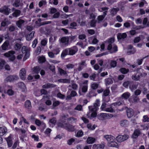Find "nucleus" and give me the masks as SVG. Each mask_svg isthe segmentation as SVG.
Returning a JSON list of instances; mask_svg holds the SVG:
<instances>
[{
	"instance_id": "58836bf2",
	"label": "nucleus",
	"mask_w": 149,
	"mask_h": 149,
	"mask_svg": "<svg viewBox=\"0 0 149 149\" xmlns=\"http://www.w3.org/2000/svg\"><path fill=\"white\" fill-rule=\"evenodd\" d=\"M119 9L118 8H113L111 9L110 13L113 16L116 14L117 12L119 10Z\"/></svg>"
},
{
	"instance_id": "4d7b16f0",
	"label": "nucleus",
	"mask_w": 149,
	"mask_h": 149,
	"mask_svg": "<svg viewBox=\"0 0 149 149\" xmlns=\"http://www.w3.org/2000/svg\"><path fill=\"white\" fill-rule=\"evenodd\" d=\"M74 109L78 111H81L82 110V106L81 105H78L74 108Z\"/></svg>"
},
{
	"instance_id": "ddd939ff",
	"label": "nucleus",
	"mask_w": 149,
	"mask_h": 149,
	"mask_svg": "<svg viewBox=\"0 0 149 149\" xmlns=\"http://www.w3.org/2000/svg\"><path fill=\"white\" fill-rule=\"evenodd\" d=\"M88 80H86L83 83V84H84L82 87V91L84 93H86L87 91L88 88Z\"/></svg>"
},
{
	"instance_id": "69168bd1",
	"label": "nucleus",
	"mask_w": 149,
	"mask_h": 149,
	"mask_svg": "<svg viewBox=\"0 0 149 149\" xmlns=\"http://www.w3.org/2000/svg\"><path fill=\"white\" fill-rule=\"evenodd\" d=\"M83 132L82 131L79 130L77 132L76 136L77 137H80L83 135Z\"/></svg>"
},
{
	"instance_id": "bf43d9fd",
	"label": "nucleus",
	"mask_w": 149,
	"mask_h": 149,
	"mask_svg": "<svg viewBox=\"0 0 149 149\" xmlns=\"http://www.w3.org/2000/svg\"><path fill=\"white\" fill-rule=\"evenodd\" d=\"M104 18V16H103V15H99L97 17V19L98 20V22H100Z\"/></svg>"
},
{
	"instance_id": "a18cd8bd",
	"label": "nucleus",
	"mask_w": 149,
	"mask_h": 149,
	"mask_svg": "<svg viewBox=\"0 0 149 149\" xmlns=\"http://www.w3.org/2000/svg\"><path fill=\"white\" fill-rule=\"evenodd\" d=\"M21 4V3L19 1L17 0L15 1L14 2L13 4V5L16 7H19Z\"/></svg>"
},
{
	"instance_id": "49530a36",
	"label": "nucleus",
	"mask_w": 149,
	"mask_h": 149,
	"mask_svg": "<svg viewBox=\"0 0 149 149\" xmlns=\"http://www.w3.org/2000/svg\"><path fill=\"white\" fill-rule=\"evenodd\" d=\"M29 50L28 49L27 47L26 46H23L22 48V53H25L27 52V51H29Z\"/></svg>"
},
{
	"instance_id": "864d4df0",
	"label": "nucleus",
	"mask_w": 149,
	"mask_h": 149,
	"mask_svg": "<svg viewBox=\"0 0 149 149\" xmlns=\"http://www.w3.org/2000/svg\"><path fill=\"white\" fill-rule=\"evenodd\" d=\"M129 88L131 90L133 91L136 89L137 88V87L136 86L134 85V84H130L129 86Z\"/></svg>"
},
{
	"instance_id": "423d86ee",
	"label": "nucleus",
	"mask_w": 149,
	"mask_h": 149,
	"mask_svg": "<svg viewBox=\"0 0 149 149\" xmlns=\"http://www.w3.org/2000/svg\"><path fill=\"white\" fill-rule=\"evenodd\" d=\"M15 53V51H10L4 54V56L7 57H9V59L11 61H13L15 59V56L14 54Z\"/></svg>"
},
{
	"instance_id": "20e7f679",
	"label": "nucleus",
	"mask_w": 149,
	"mask_h": 149,
	"mask_svg": "<svg viewBox=\"0 0 149 149\" xmlns=\"http://www.w3.org/2000/svg\"><path fill=\"white\" fill-rule=\"evenodd\" d=\"M113 117V116L110 114L106 113H100L97 116V118L100 120L109 119Z\"/></svg>"
},
{
	"instance_id": "3c124183",
	"label": "nucleus",
	"mask_w": 149,
	"mask_h": 149,
	"mask_svg": "<svg viewBox=\"0 0 149 149\" xmlns=\"http://www.w3.org/2000/svg\"><path fill=\"white\" fill-rule=\"evenodd\" d=\"M76 139H74L73 138H71L67 141V143L69 145H71L73 142H74L75 141V140Z\"/></svg>"
},
{
	"instance_id": "c03bdc74",
	"label": "nucleus",
	"mask_w": 149,
	"mask_h": 149,
	"mask_svg": "<svg viewBox=\"0 0 149 149\" xmlns=\"http://www.w3.org/2000/svg\"><path fill=\"white\" fill-rule=\"evenodd\" d=\"M110 65L111 68H114L116 66L117 62L115 61L111 60L110 62Z\"/></svg>"
},
{
	"instance_id": "aec40b11",
	"label": "nucleus",
	"mask_w": 149,
	"mask_h": 149,
	"mask_svg": "<svg viewBox=\"0 0 149 149\" xmlns=\"http://www.w3.org/2000/svg\"><path fill=\"white\" fill-rule=\"evenodd\" d=\"M55 87V85L49 83L46 84L42 86V88L45 89L51 88Z\"/></svg>"
},
{
	"instance_id": "8fccbe9b",
	"label": "nucleus",
	"mask_w": 149,
	"mask_h": 149,
	"mask_svg": "<svg viewBox=\"0 0 149 149\" xmlns=\"http://www.w3.org/2000/svg\"><path fill=\"white\" fill-rule=\"evenodd\" d=\"M120 71L122 73L125 74L127 73L128 71L129 70L128 69H126L125 68H121L120 70Z\"/></svg>"
},
{
	"instance_id": "4468645a",
	"label": "nucleus",
	"mask_w": 149,
	"mask_h": 149,
	"mask_svg": "<svg viewBox=\"0 0 149 149\" xmlns=\"http://www.w3.org/2000/svg\"><path fill=\"white\" fill-rule=\"evenodd\" d=\"M104 145L103 144H94L92 147L93 149H103Z\"/></svg>"
},
{
	"instance_id": "dca6fc26",
	"label": "nucleus",
	"mask_w": 149,
	"mask_h": 149,
	"mask_svg": "<svg viewBox=\"0 0 149 149\" xmlns=\"http://www.w3.org/2000/svg\"><path fill=\"white\" fill-rule=\"evenodd\" d=\"M6 92L8 95H11L13 94L14 92L12 90L13 87L12 86H6Z\"/></svg>"
},
{
	"instance_id": "7c9ffc66",
	"label": "nucleus",
	"mask_w": 149,
	"mask_h": 149,
	"mask_svg": "<svg viewBox=\"0 0 149 149\" xmlns=\"http://www.w3.org/2000/svg\"><path fill=\"white\" fill-rule=\"evenodd\" d=\"M95 139L94 138L91 137H88L87 140V143L89 144H92L95 142Z\"/></svg>"
},
{
	"instance_id": "72a5a7b5",
	"label": "nucleus",
	"mask_w": 149,
	"mask_h": 149,
	"mask_svg": "<svg viewBox=\"0 0 149 149\" xmlns=\"http://www.w3.org/2000/svg\"><path fill=\"white\" fill-rule=\"evenodd\" d=\"M69 55V51L68 48L65 49L63 51L61 54V57H64L66 56Z\"/></svg>"
},
{
	"instance_id": "f3484780",
	"label": "nucleus",
	"mask_w": 149,
	"mask_h": 149,
	"mask_svg": "<svg viewBox=\"0 0 149 149\" xmlns=\"http://www.w3.org/2000/svg\"><path fill=\"white\" fill-rule=\"evenodd\" d=\"M103 99L104 101L106 102H108L109 100H107L105 99V97L109 95V93H110V90L109 89H107L105 90L104 91H103ZM108 100H109V97Z\"/></svg>"
},
{
	"instance_id": "ea45409f",
	"label": "nucleus",
	"mask_w": 149,
	"mask_h": 149,
	"mask_svg": "<svg viewBox=\"0 0 149 149\" xmlns=\"http://www.w3.org/2000/svg\"><path fill=\"white\" fill-rule=\"evenodd\" d=\"M10 24V22L8 20L5 19L1 22V26L5 27Z\"/></svg>"
},
{
	"instance_id": "6ab92c4d",
	"label": "nucleus",
	"mask_w": 149,
	"mask_h": 149,
	"mask_svg": "<svg viewBox=\"0 0 149 149\" xmlns=\"http://www.w3.org/2000/svg\"><path fill=\"white\" fill-rule=\"evenodd\" d=\"M124 104V102L121 99L120 100L119 102L112 103L111 104V106L112 107H117L118 106H119L121 104Z\"/></svg>"
},
{
	"instance_id": "c85d7f7f",
	"label": "nucleus",
	"mask_w": 149,
	"mask_h": 149,
	"mask_svg": "<svg viewBox=\"0 0 149 149\" xmlns=\"http://www.w3.org/2000/svg\"><path fill=\"white\" fill-rule=\"evenodd\" d=\"M99 86V84L96 82H93L91 83V87L93 90H95L98 88Z\"/></svg>"
},
{
	"instance_id": "09e8293b",
	"label": "nucleus",
	"mask_w": 149,
	"mask_h": 149,
	"mask_svg": "<svg viewBox=\"0 0 149 149\" xmlns=\"http://www.w3.org/2000/svg\"><path fill=\"white\" fill-rule=\"evenodd\" d=\"M68 120L70 122L75 123L77 122V120L76 118L73 117H71L68 118Z\"/></svg>"
},
{
	"instance_id": "338daca9",
	"label": "nucleus",
	"mask_w": 149,
	"mask_h": 149,
	"mask_svg": "<svg viewBox=\"0 0 149 149\" xmlns=\"http://www.w3.org/2000/svg\"><path fill=\"white\" fill-rule=\"evenodd\" d=\"M32 138L34 139L35 141H39V137L38 136H36L35 134H33L32 136Z\"/></svg>"
},
{
	"instance_id": "0eeeda50",
	"label": "nucleus",
	"mask_w": 149,
	"mask_h": 149,
	"mask_svg": "<svg viewBox=\"0 0 149 149\" xmlns=\"http://www.w3.org/2000/svg\"><path fill=\"white\" fill-rule=\"evenodd\" d=\"M60 43H61L64 46H67L69 42V38L68 36H65L61 38L59 40Z\"/></svg>"
},
{
	"instance_id": "39448f33",
	"label": "nucleus",
	"mask_w": 149,
	"mask_h": 149,
	"mask_svg": "<svg viewBox=\"0 0 149 149\" xmlns=\"http://www.w3.org/2000/svg\"><path fill=\"white\" fill-rule=\"evenodd\" d=\"M19 79L18 76L16 75H10L5 79V82H13Z\"/></svg>"
},
{
	"instance_id": "0e129e2a",
	"label": "nucleus",
	"mask_w": 149,
	"mask_h": 149,
	"mask_svg": "<svg viewBox=\"0 0 149 149\" xmlns=\"http://www.w3.org/2000/svg\"><path fill=\"white\" fill-rule=\"evenodd\" d=\"M96 77V75L95 74H93L91 75H90L89 77L90 79L91 80L95 81V78Z\"/></svg>"
},
{
	"instance_id": "680f3d73",
	"label": "nucleus",
	"mask_w": 149,
	"mask_h": 149,
	"mask_svg": "<svg viewBox=\"0 0 149 149\" xmlns=\"http://www.w3.org/2000/svg\"><path fill=\"white\" fill-rule=\"evenodd\" d=\"M52 130L51 129L49 128H47L45 131V134H47L48 136H49L50 133Z\"/></svg>"
},
{
	"instance_id": "7ed1b4c3",
	"label": "nucleus",
	"mask_w": 149,
	"mask_h": 149,
	"mask_svg": "<svg viewBox=\"0 0 149 149\" xmlns=\"http://www.w3.org/2000/svg\"><path fill=\"white\" fill-rule=\"evenodd\" d=\"M58 126L64 128L68 131L70 132H73L75 130L74 126L64 123H59Z\"/></svg>"
},
{
	"instance_id": "412c9836",
	"label": "nucleus",
	"mask_w": 149,
	"mask_h": 149,
	"mask_svg": "<svg viewBox=\"0 0 149 149\" xmlns=\"http://www.w3.org/2000/svg\"><path fill=\"white\" fill-rule=\"evenodd\" d=\"M17 85L19 87L22 89V91L25 92L26 91V86L23 82H19L17 84Z\"/></svg>"
},
{
	"instance_id": "5fc2aeb1",
	"label": "nucleus",
	"mask_w": 149,
	"mask_h": 149,
	"mask_svg": "<svg viewBox=\"0 0 149 149\" xmlns=\"http://www.w3.org/2000/svg\"><path fill=\"white\" fill-rule=\"evenodd\" d=\"M86 35L84 34H81L79 35L78 38L81 40H83L86 39Z\"/></svg>"
},
{
	"instance_id": "4c0bfd02",
	"label": "nucleus",
	"mask_w": 149,
	"mask_h": 149,
	"mask_svg": "<svg viewBox=\"0 0 149 149\" xmlns=\"http://www.w3.org/2000/svg\"><path fill=\"white\" fill-rule=\"evenodd\" d=\"M109 146L112 147H117L118 145L117 143L114 140L109 143Z\"/></svg>"
},
{
	"instance_id": "f8f14e48",
	"label": "nucleus",
	"mask_w": 149,
	"mask_h": 149,
	"mask_svg": "<svg viewBox=\"0 0 149 149\" xmlns=\"http://www.w3.org/2000/svg\"><path fill=\"white\" fill-rule=\"evenodd\" d=\"M9 42L8 40L5 41L2 45L1 47L2 50L6 51L9 49Z\"/></svg>"
},
{
	"instance_id": "603ef678",
	"label": "nucleus",
	"mask_w": 149,
	"mask_h": 149,
	"mask_svg": "<svg viewBox=\"0 0 149 149\" xmlns=\"http://www.w3.org/2000/svg\"><path fill=\"white\" fill-rule=\"evenodd\" d=\"M41 48L40 47H37L35 53L37 55H39L41 53Z\"/></svg>"
},
{
	"instance_id": "9d476101",
	"label": "nucleus",
	"mask_w": 149,
	"mask_h": 149,
	"mask_svg": "<svg viewBox=\"0 0 149 149\" xmlns=\"http://www.w3.org/2000/svg\"><path fill=\"white\" fill-rule=\"evenodd\" d=\"M69 55H73L78 51V49L76 46H74L70 48H68Z\"/></svg>"
},
{
	"instance_id": "a19ab883",
	"label": "nucleus",
	"mask_w": 149,
	"mask_h": 149,
	"mask_svg": "<svg viewBox=\"0 0 149 149\" xmlns=\"http://www.w3.org/2000/svg\"><path fill=\"white\" fill-rule=\"evenodd\" d=\"M113 108H114V107H112L111 106L110 107L105 108L104 109V111L108 112L111 113L114 112L115 111L113 109Z\"/></svg>"
},
{
	"instance_id": "4be33fe9",
	"label": "nucleus",
	"mask_w": 149,
	"mask_h": 149,
	"mask_svg": "<svg viewBox=\"0 0 149 149\" xmlns=\"http://www.w3.org/2000/svg\"><path fill=\"white\" fill-rule=\"evenodd\" d=\"M9 147L12 146L13 142L12 140V135H10L8 137L5 138Z\"/></svg>"
},
{
	"instance_id": "052dcab7",
	"label": "nucleus",
	"mask_w": 149,
	"mask_h": 149,
	"mask_svg": "<svg viewBox=\"0 0 149 149\" xmlns=\"http://www.w3.org/2000/svg\"><path fill=\"white\" fill-rule=\"evenodd\" d=\"M130 82L129 81H127L124 82L123 84V86L125 88H128L129 85H130Z\"/></svg>"
},
{
	"instance_id": "9b49d317",
	"label": "nucleus",
	"mask_w": 149,
	"mask_h": 149,
	"mask_svg": "<svg viewBox=\"0 0 149 149\" xmlns=\"http://www.w3.org/2000/svg\"><path fill=\"white\" fill-rule=\"evenodd\" d=\"M19 75L20 78L23 80H25L26 78V74L25 69L22 68L19 71Z\"/></svg>"
},
{
	"instance_id": "473e14b6",
	"label": "nucleus",
	"mask_w": 149,
	"mask_h": 149,
	"mask_svg": "<svg viewBox=\"0 0 149 149\" xmlns=\"http://www.w3.org/2000/svg\"><path fill=\"white\" fill-rule=\"evenodd\" d=\"M35 32L32 31L30 34L26 36V39L27 40L29 41L33 38L34 36Z\"/></svg>"
},
{
	"instance_id": "de8ad7c7",
	"label": "nucleus",
	"mask_w": 149,
	"mask_h": 149,
	"mask_svg": "<svg viewBox=\"0 0 149 149\" xmlns=\"http://www.w3.org/2000/svg\"><path fill=\"white\" fill-rule=\"evenodd\" d=\"M38 61L40 63H43L46 60L45 58L43 56H39L38 58Z\"/></svg>"
},
{
	"instance_id": "6e6d98bb",
	"label": "nucleus",
	"mask_w": 149,
	"mask_h": 149,
	"mask_svg": "<svg viewBox=\"0 0 149 149\" xmlns=\"http://www.w3.org/2000/svg\"><path fill=\"white\" fill-rule=\"evenodd\" d=\"M143 121L144 122H149V118L148 117L147 115L144 116L143 117Z\"/></svg>"
},
{
	"instance_id": "393cba45",
	"label": "nucleus",
	"mask_w": 149,
	"mask_h": 149,
	"mask_svg": "<svg viewBox=\"0 0 149 149\" xmlns=\"http://www.w3.org/2000/svg\"><path fill=\"white\" fill-rule=\"evenodd\" d=\"M127 36V35L125 33H119L118 34L117 37L118 39L121 40L125 38Z\"/></svg>"
},
{
	"instance_id": "6e6552de",
	"label": "nucleus",
	"mask_w": 149,
	"mask_h": 149,
	"mask_svg": "<svg viewBox=\"0 0 149 149\" xmlns=\"http://www.w3.org/2000/svg\"><path fill=\"white\" fill-rule=\"evenodd\" d=\"M10 11V9L6 6H3L0 8V12L6 15H8Z\"/></svg>"
},
{
	"instance_id": "c9c22d12",
	"label": "nucleus",
	"mask_w": 149,
	"mask_h": 149,
	"mask_svg": "<svg viewBox=\"0 0 149 149\" xmlns=\"http://www.w3.org/2000/svg\"><path fill=\"white\" fill-rule=\"evenodd\" d=\"M58 81L61 83H69L70 82V80L68 79H58Z\"/></svg>"
},
{
	"instance_id": "2f4dec72",
	"label": "nucleus",
	"mask_w": 149,
	"mask_h": 149,
	"mask_svg": "<svg viewBox=\"0 0 149 149\" xmlns=\"http://www.w3.org/2000/svg\"><path fill=\"white\" fill-rule=\"evenodd\" d=\"M105 82L106 86L111 84L113 83V81L111 78H106L105 79Z\"/></svg>"
},
{
	"instance_id": "e2e57ef3",
	"label": "nucleus",
	"mask_w": 149,
	"mask_h": 149,
	"mask_svg": "<svg viewBox=\"0 0 149 149\" xmlns=\"http://www.w3.org/2000/svg\"><path fill=\"white\" fill-rule=\"evenodd\" d=\"M46 2L45 0H42L39 2V5L40 7L42 6L43 5H45L46 4Z\"/></svg>"
},
{
	"instance_id": "5701e85b",
	"label": "nucleus",
	"mask_w": 149,
	"mask_h": 149,
	"mask_svg": "<svg viewBox=\"0 0 149 149\" xmlns=\"http://www.w3.org/2000/svg\"><path fill=\"white\" fill-rule=\"evenodd\" d=\"M7 132V129L5 127H0V136H2L4 135Z\"/></svg>"
},
{
	"instance_id": "1a4fd4ad",
	"label": "nucleus",
	"mask_w": 149,
	"mask_h": 149,
	"mask_svg": "<svg viewBox=\"0 0 149 149\" xmlns=\"http://www.w3.org/2000/svg\"><path fill=\"white\" fill-rule=\"evenodd\" d=\"M128 137V136L127 134L124 135H119L116 137V140L118 142H121L127 140Z\"/></svg>"
},
{
	"instance_id": "774afa93",
	"label": "nucleus",
	"mask_w": 149,
	"mask_h": 149,
	"mask_svg": "<svg viewBox=\"0 0 149 149\" xmlns=\"http://www.w3.org/2000/svg\"><path fill=\"white\" fill-rule=\"evenodd\" d=\"M38 43L37 40L36 39H35L32 42V47L33 48L35 47Z\"/></svg>"
},
{
	"instance_id": "a878e982",
	"label": "nucleus",
	"mask_w": 149,
	"mask_h": 149,
	"mask_svg": "<svg viewBox=\"0 0 149 149\" xmlns=\"http://www.w3.org/2000/svg\"><path fill=\"white\" fill-rule=\"evenodd\" d=\"M25 22L24 20L20 19L17 22L16 25L19 28H21Z\"/></svg>"
},
{
	"instance_id": "b1692460",
	"label": "nucleus",
	"mask_w": 149,
	"mask_h": 149,
	"mask_svg": "<svg viewBox=\"0 0 149 149\" xmlns=\"http://www.w3.org/2000/svg\"><path fill=\"white\" fill-rule=\"evenodd\" d=\"M120 125L122 127H126L129 125V122L127 120H123L120 121Z\"/></svg>"
},
{
	"instance_id": "13d9d810",
	"label": "nucleus",
	"mask_w": 149,
	"mask_h": 149,
	"mask_svg": "<svg viewBox=\"0 0 149 149\" xmlns=\"http://www.w3.org/2000/svg\"><path fill=\"white\" fill-rule=\"evenodd\" d=\"M25 55L24 56L23 59L24 61H25L28 58L29 56V51H27V52L25 53Z\"/></svg>"
},
{
	"instance_id": "2eb2a0df",
	"label": "nucleus",
	"mask_w": 149,
	"mask_h": 149,
	"mask_svg": "<svg viewBox=\"0 0 149 149\" xmlns=\"http://www.w3.org/2000/svg\"><path fill=\"white\" fill-rule=\"evenodd\" d=\"M141 134V132L139 130H134L132 137L133 139H136Z\"/></svg>"
},
{
	"instance_id": "e433bc0d",
	"label": "nucleus",
	"mask_w": 149,
	"mask_h": 149,
	"mask_svg": "<svg viewBox=\"0 0 149 149\" xmlns=\"http://www.w3.org/2000/svg\"><path fill=\"white\" fill-rule=\"evenodd\" d=\"M22 44L16 43L14 45V48L16 50H20L22 46Z\"/></svg>"
},
{
	"instance_id": "a211bd4d",
	"label": "nucleus",
	"mask_w": 149,
	"mask_h": 149,
	"mask_svg": "<svg viewBox=\"0 0 149 149\" xmlns=\"http://www.w3.org/2000/svg\"><path fill=\"white\" fill-rule=\"evenodd\" d=\"M104 138L109 142V143L115 140V138L111 135H105L104 136Z\"/></svg>"
},
{
	"instance_id": "37998d69",
	"label": "nucleus",
	"mask_w": 149,
	"mask_h": 149,
	"mask_svg": "<svg viewBox=\"0 0 149 149\" xmlns=\"http://www.w3.org/2000/svg\"><path fill=\"white\" fill-rule=\"evenodd\" d=\"M132 79L135 81L139 80L140 79V76L138 74H136L132 76Z\"/></svg>"
},
{
	"instance_id": "cd10ccee",
	"label": "nucleus",
	"mask_w": 149,
	"mask_h": 149,
	"mask_svg": "<svg viewBox=\"0 0 149 149\" xmlns=\"http://www.w3.org/2000/svg\"><path fill=\"white\" fill-rule=\"evenodd\" d=\"M134 112L133 110L131 109H128L127 111V115L128 118H130L133 116Z\"/></svg>"
},
{
	"instance_id": "f03ea898",
	"label": "nucleus",
	"mask_w": 149,
	"mask_h": 149,
	"mask_svg": "<svg viewBox=\"0 0 149 149\" xmlns=\"http://www.w3.org/2000/svg\"><path fill=\"white\" fill-rule=\"evenodd\" d=\"M114 41V38H111L107 41L108 45L107 49L110 50L111 53H114L118 50L117 47L116 45L113 43Z\"/></svg>"
},
{
	"instance_id": "c756f323",
	"label": "nucleus",
	"mask_w": 149,
	"mask_h": 149,
	"mask_svg": "<svg viewBox=\"0 0 149 149\" xmlns=\"http://www.w3.org/2000/svg\"><path fill=\"white\" fill-rule=\"evenodd\" d=\"M130 95V94L128 92H126L123 93L121 95V97L123 99L127 100L128 99Z\"/></svg>"
},
{
	"instance_id": "bb28decb",
	"label": "nucleus",
	"mask_w": 149,
	"mask_h": 149,
	"mask_svg": "<svg viewBox=\"0 0 149 149\" xmlns=\"http://www.w3.org/2000/svg\"><path fill=\"white\" fill-rule=\"evenodd\" d=\"M25 107L28 109H30L32 107L31 103L29 100H27L25 102Z\"/></svg>"
},
{
	"instance_id": "f704fd0d",
	"label": "nucleus",
	"mask_w": 149,
	"mask_h": 149,
	"mask_svg": "<svg viewBox=\"0 0 149 149\" xmlns=\"http://www.w3.org/2000/svg\"><path fill=\"white\" fill-rule=\"evenodd\" d=\"M20 13L21 11L20 10H15L12 14V15L14 17H17L20 15Z\"/></svg>"
},
{
	"instance_id": "f257e3e1",
	"label": "nucleus",
	"mask_w": 149,
	"mask_h": 149,
	"mask_svg": "<svg viewBox=\"0 0 149 149\" xmlns=\"http://www.w3.org/2000/svg\"><path fill=\"white\" fill-rule=\"evenodd\" d=\"M100 105V100L99 99H97L94 104L93 106H91L88 107L89 112L87 114L88 118H94L97 116L96 111L97 109V107L99 106Z\"/></svg>"
},
{
	"instance_id": "79ce46f5",
	"label": "nucleus",
	"mask_w": 149,
	"mask_h": 149,
	"mask_svg": "<svg viewBox=\"0 0 149 149\" xmlns=\"http://www.w3.org/2000/svg\"><path fill=\"white\" fill-rule=\"evenodd\" d=\"M40 69H41L40 67L36 66L33 69V71L35 73L38 74L39 73L40 70Z\"/></svg>"
}]
</instances>
